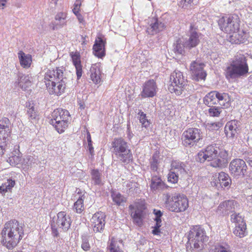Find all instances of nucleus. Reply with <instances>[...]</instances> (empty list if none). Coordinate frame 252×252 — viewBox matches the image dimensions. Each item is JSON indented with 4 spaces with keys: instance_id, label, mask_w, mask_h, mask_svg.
Listing matches in <instances>:
<instances>
[{
    "instance_id": "1",
    "label": "nucleus",
    "mask_w": 252,
    "mask_h": 252,
    "mask_svg": "<svg viewBox=\"0 0 252 252\" xmlns=\"http://www.w3.org/2000/svg\"><path fill=\"white\" fill-rule=\"evenodd\" d=\"M23 224L15 220L5 223L1 231V244L7 249L16 247L24 235Z\"/></svg>"
},
{
    "instance_id": "2",
    "label": "nucleus",
    "mask_w": 252,
    "mask_h": 252,
    "mask_svg": "<svg viewBox=\"0 0 252 252\" xmlns=\"http://www.w3.org/2000/svg\"><path fill=\"white\" fill-rule=\"evenodd\" d=\"M64 70L63 67H56L46 73L45 79L51 82V87L49 89L50 94L59 95L64 92L69 81L63 72Z\"/></svg>"
},
{
    "instance_id": "3",
    "label": "nucleus",
    "mask_w": 252,
    "mask_h": 252,
    "mask_svg": "<svg viewBox=\"0 0 252 252\" xmlns=\"http://www.w3.org/2000/svg\"><path fill=\"white\" fill-rule=\"evenodd\" d=\"M249 72L246 57L242 54H237L226 70L225 76L228 79H236L246 76Z\"/></svg>"
},
{
    "instance_id": "4",
    "label": "nucleus",
    "mask_w": 252,
    "mask_h": 252,
    "mask_svg": "<svg viewBox=\"0 0 252 252\" xmlns=\"http://www.w3.org/2000/svg\"><path fill=\"white\" fill-rule=\"evenodd\" d=\"M111 149L117 160L125 163L132 160L133 156L129 145L123 138H115L111 143Z\"/></svg>"
},
{
    "instance_id": "5",
    "label": "nucleus",
    "mask_w": 252,
    "mask_h": 252,
    "mask_svg": "<svg viewBox=\"0 0 252 252\" xmlns=\"http://www.w3.org/2000/svg\"><path fill=\"white\" fill-rule=\"evenodd\" d=\"M204 229L199 225L193 226L190 230L188 235L187 248L189 246L195 251L198 252L204 247V243L208 241Z\"/></svg>"
},
{
    "instance_id": "6",
    "label": "nucleus",
    "mask_w": 252,
    "mask_h": 252,
    "mask_svg": "<svg viewBox=\"0 0 252 252\" xmlns=\"http://www.w3.org/2000/svg\"><path fill=\"white\" fill-rule=\"evenodd\" d=\"M165 205L170 211L180 213L184 212L189 207V201L186 195L183 194L169 193L165 194Z\"/></svg>"
},
{
    "instance_id": "7",
    "label": "nucleus",
    "mask_w": 252,
    "mask_h": 252,
    "mask_svg": "<svg viewBox=\"0 0 252 252\" xmlns=\"http://www.w3.org/2000/svg\"><path fill=\"white\" fill-rule=\"evenodd\" d=\"M170 84L168 87L169 91L175 93L177 95H180L187 85V81L183 76L182 72L179 70H175L171 73L170 77Z\"/></svg>"
},
{
    "instance_id": "8",
    "label": "nucleus",
    "mask_w": 252,
    "mask_h": 252,
    "mask_svg": "<svg viewBox=\"0 0 252 252\" xmlns=\"http://www.w3.org/2000/svg\"><path fill=\"white\" fill-rule=\"evenodd\" d=\"M240 20L237 15L224 16L218 21V25L221 31L232 33L239 30Z\"/></svg>"
},
{
    "instance_id": "9",
    "label": "nucleus",
    "mask_w": 252,
    "mask_h": 252,
    "mask_svg": "<svg viewBox=\"0 0 252 252\" xmlns=\"http://www.w3.org/2000/svg\"><path fill=\"white\" fill-rule=\"evenodd\" d=\"M10 124L7 118H3L0 121V156L3 155L9 147Z\"/></svg>"
},
{
    "instance_id": "10",
    "label": "nucleus",
    "mask_w": 252,
    "mask_h": 252,
    "mask_svg": "<svg viewBox=\"0 0 252 252\" xmlns=\"http://www.w3.org/2000/svg\"><path fill=\"white\" fill-rule=\"evenodd\" d=\"M203 138V134L200 129L189 128L185 130L182 135V144L185 147H192Z\"/></svg>"
},
{
    "instance_id": "11",
    "label": "nucleus",
    "mask_w": 252,
    "mask_h": 252,
    "mask_svg": "<svg viewBox=\"0 0 252 252\" xmlns=\"http://www.w3.org/2000/svg\"><path fill=\"white\" fill-rule=\"evenodd\" d=\"M219 150V148L216 144H211L200 151L196 156L195 159L200 163H203L206 160L211 162L218 158Z\"/></svg>"
},
{
    "instance_id": "12",
    "label": "nucleus",
    "mask_w": 252,
    "mask_h": 252,
    "mask_svg": "<svg viewBox=\"0 0 252 252\" xmlns=\"http://www.w3.org/2000/svg\"><path fill=\"white\" fill-rule=\"evenodd\" d=\"M185 167V164L183 162H172L171 163V169L168 176V181L174 184L177 183L179 175L186 173Z\"/></svg>"
},
{
    "instance_id": "13",
    "label": "nucleus",
    "mask_w": 252,
    "mask_h": 252,
    "mask_svg": "<svg viewBox=\"0 0 252 252\" xmlns=\"http://www.w3.org/2000/svg\"><path fill=\"white\" fill-rule=\"evenodd\" d=\"M229 168L233 176H243L247 171V166L244 160L236 158L230 162Z\"/></svg>"
},
{
    "instance_id": "14",
    "label": "nucleus",
    "mask_w": 252,
    "mask_h": 252,
    "mask_svg": "<svg viewBox=\"0 0 252 252\" xmlns=\"http://www.w3.org/2000/svg\"><path fill=\"white\" fill-rule=\"evenodd\" d=\"M205 64L199 61H193L190 65V70L192 79L199 81L205 80L206 77V73L203 68Z\"/></svg>"
},
{
    "instance_id": "15",
    "label": "nucleus",
    "mask_w": 252,
    "mask_h": 252,
    "mask_svg": "<svg viewBox=\"0 0 252 252\" xmlns=\"http://www.w3.org/2000/svg\"><path fill=\"white\" fill-rule=\"evenodd\" d=\"M105 214L102 212H97L93 216L91 221L94 232H103L105 224Z\"/></svg>"
},
{
    "instance_id": "16",
    "label": "nucleus",
    "mask_w": 252,
    "mask_h": 252,
    "mask_svg": "<svg viewBox=\"0 0 252 252\" xmlns=\"http://www.w3.org/2000/svg\"><path fill=\"white\" fill-rule=\"evenodd\" d=\"M135 210L131 213L133 222L138 226L142 224L144 210L146 209L145 202L143 200H137L135 202Z\"/></svg>"
},
{
    "instance_id": "17",
    "label": "nucleus",
    "mask_w": 252,
    "mask_h": 252,
    "mask_svg": "<svg viewBox=\"0 0 252 252\" xmlns=\"http://www.w3.org/2000/svg\"><path fill=\"white\" fill-rule=\"evenodd\" d=\"M166 27V23L162 19L152 18L149 26L147 28L146 32L150 35H155L163 31Z\"/></svg>"
},
{
    "instance_id": "18",
    "label": "nucleus",
    "mask_w": 252,
    "mask_h": 252,
    "mask_svg": "<svg viewBox=\"0 0 252 252\" xmlns=\"http://www.w3.org/2000/svg\"><path fill=\"white\" fill-rule=\"evenodd\" d=\"M238 203L232 200L225 201L221 203L218 207L217 213L222 216H227L231 213L235 212Z\"/></svg>"
},
{
    "instance_id": "19",
    "label": "nucleus",
    "mask_w": 252,
    "mask_h": 252,
    "mask_svg": "<svg viewBox=\"0 0 252 252\" xmlns=\"http://www.w3.org/2000/svg\"><path fill=\"white\" fill-rule=\"evenodd\" d=\"M157 86L153 80L146 81L143 85L140 95L143 98L153 97L156 95Z\"/></svg>"
},
{
    "instance_id": "20",
    "label": "nucleus",
    "mask_w": 252,
    "mask_h": 252,
    "mask_svg": "<svg viewBox=\"0 0 252 252\" xmlns=\"http://www.w3.org/2000/svg\"><path fill=\"white\" fill-rule=\"evenodd\" d=\"M228 153L224 149L219 150V156L216 160L210 162V165L215 168H222L225 167L228 162Z\"/></svg>"
},
{
    "instance_id": "21",
    "label": "nucleus",
    "mask_w": 252,
    "mask_h": 252,
    "mask_svg": "<svg viewBox=\"0 0 252 252\" xmlns=\"http://www.w3.org/2000/svg\"><path fill=\"white\" fill-rule=\"evenodd\" d=\"M55 221V224L58 227L62 228L63 230H67L70 227L71 219L69 216H67L65 212L62 211L57 214V218H53L52 220Z\"/></svg>"
},
{
    "instance_id": "22",
    "label": "nucleus",
    "mask_w": 252,
    "mask_h": 252,
    "mask_svg": "<svg viewBox=\"0 0 252 252\" xmlns=\"http://www.w3.org/2000/svg\"><path fill=\"white\" fill-rule=\"evenodd\" d=\"M190 29L189 38L188 39L185 40V46L188 49L196 47L200 42L199 36L200 34L195 29H193L192 25H190Z\"/></svg>"
},
{
    "instance_id": "23",
    "label": "nucleus",
    "mask_w": 252,
    "mask_h": 252,
    "mask_svg": "<svg viewBox=\"0 0 252 252\" xmlns=\"http://www.w3.org/2000/svg\"><path fill=\"white\" fill-rule=\"evenodd\" d=\"M27 115L29 122L33 125L36 124L39 119L37 108L33 102L26 103Z\"/></svg>"
},
{
    "instance_id": "24",
    "label": "nucleus",
    "mask_w": 252,
    "mask_h": 252,
    "mask_svg": "<svg viewBox=\"0 0 252 252\" xmlns=\"http://www.w3.org/2000/svg\"><path fill=\"white\" fill-rule=\"evenodd\" d=\"M150 187L153 192H158L166 188V186L160 176L153 175L152 176Z\"/></svg>"
},
{
    "instance_id": "25",
    "label": "nucleus",
    "mask_w": 252,
    "mask_h": 252,
    "mask_svg": "<svg viewBox=\"0 0 252 252\" xmlns=\"http://www.w3.org/2000/svg\"><path fill=\"white\" fill-rule=\"evenodd\" d=\"M238 121L236 120L228 122L224 128V132L227 137L233 138L237 136L238 130Z\"/></svg>"
},
{
    "instance_id": "26",
    "label": "nucleus",
    "mask_w": 252,
    "mask_h": 252,
    "mask_svg": "<svg viewBox=\"0 0 252 252\" xmlns=\"http://www.w3.org/2000/svg\"><path fill=\"white\" fill-rule=\"evenodd\" d=\"M230 36V41L234 44L245 43L247 41L248 33L243 30H239L234 32Z\"/></svg>"
},
{
    "instance_id": "27",
    "label": "nucleus",
    "mask_w": 252,
    "mask_h": 252,
    "mask_svg": "<svg viewBox=\"0 0 252 252\" xmlns=\"http://www.w3.org/2000/svg\"><path fill=\"white\" fill-rule=\"evenodd\" d=\"M105 42L100 37H98L97 39L95 40L93 46L94 53L95 56L102 58L105 56Z\"/></svg>"
},
{
    "instance_id": "28",
    "label": "nucleus",
    "mask_w": 252,
    "mask_h": 252,
    "mask_svg": "<svg viewBox=\"0 0 252 252\" xmlns=\"http://www.w3.org/2000/svg\"><path fill=\"white\" fill-rule=\"evenodd\" d=\"M70 55L75 67L77 79H79L82 75V66L81 64L80 55L77 52H71Z\"/></svg>"
},
{
    "instance_id": "29",
    "label": "nucleus",
    "mask_w": 252,
    "mask_h": 252,
    "mask_svg": "<svg viewBox=\"0 0 252 252\" xmlns=\"http://www.w3.org/2000/svg\"><path fill=\"white\" fill-rule=\"evenodd\" d=\"M31 76L29 75L19 73L18 75V80L15 82L23 90H26L32 85L31 80Z\"/></svg>"
},
{
    "instance_id": "30",
    "label": "nucleus",
    "mask_w": 252,
    "mask_h": 252,
    "mask_svg": "<svg viewBox=\"0 0 252 252\" xmlns=\"http://www.w3.org/2000/svg\"><path fill=\"white\" fill-rule=\"evenodd\" d=\"M90 77L92 80L95 84L99 83L101 81V72L98 65L93 64L90 70Z\"/></svg>"
},
{
    "instance_id": "31",
    "label": "nucleus",
    "mask_w": 252,
    "mask_h": 252,
    "mask_svg": "<svg viewBox=\"0 0 252 252\" xmlns=\"http://www.w3.org/2000/svg\"><path fill=\"white\" fill-rule=\"evenodd\" d=\"M18 55L21 65L24 68L30 67L32 62V56L26 54L22 51L18 52Z\"/></svg>"
},
{
    "instance_id": "32",
    "label": "nucleus",
    "mask_w": 252,
    "mask_h": 252,
    "mask_svg": "<svg viewBox=\"0 0 252 252\" xmlns=\"http://www.w3.org/2000/svg\"><path fill=\"white\" fill-rule=\"evenodd\" d=\"M123 245L122 240L112 238L107 248L109 252H124L121 249Z\"/></svg>"
},
{
    "instance_id": "33",
    "label": "nucleus",
    "mask_w": 252,
    "mask_h": 252,
    "mask_svg": "<svg viewBox=\"0 0 252 252\" xmlns=\"http://www.w3.org/2000/svg\"><path fill=\"white\" fill-rule=\"evenodd\" d=\"M218 184L221 188L229 187L231 183V179L228 174L221 172L219 174Z\"/></svg>"
},
{
    "instance_id": "34",
    "label": "nucleus",
    "mask_w": 252,
    "mask_h": 252,
    "mask_svg": "<svg viewBox=\"0 0 252 252\" xmlns=\"http://www.w3.org/2000/svg\"><path fill=\"white\" fill-rule=\"evenodd\" d=\"M58 116L61 118L62 121L65 120V122H68V120L70 117L68 111L62 108L56 109L52 113V118H57Z\"/></svg>"
},
{
    "instance_id": "35",
    "label": "nucleus",
    "mask_w": 252,
    "mask_h": 252,
    "mask_svg": "<svg viewBox=\"0 0 252 252\" xmlns=\"http://www.w3.org/2000/svg\"><path fill=\"white\" fill-rule=\"evenodd\" d=\"M217 101L216 91L208 93L203 98L204 103L208 107L217 104Z\"/></svg>"
},
{
    "instance_id": "36",
    "label": "nucleus",
    "mask_w": 252,
    "mask_h": 252,
    "mask_svg": "<svg viewBox=\"0 0 252 252\" xmlns=\"http://www.w3.org/2000/svg\"><path fill=\"white\" fill-rule=\"evenodd\" d=\"M50 124L52 125L59 133H62L64 131L68 125V122H65V120L61 121H50Z\"/></svg>"
},
{
    "instance_id": "37",
    "label": "nucleus",
    "mask_w": 252,
    "mask_h": 252,
    "mask_svg": "<svg viewBox=\"0 0 252 252\" xmlns=\"http://www.w3.org/2000/svg\"><path fill=\"white\" fill-rule=\"evenodd\" d=\"M233 233L235 236L240 238L245 236L247 234L246 223L235 225V227L233 230Z\"/></svg>"
},
{
    "instance_id": "38",
    "label": "nucleus",
    "mask_w": 252,
    "mask_h": 252,
    "mask_svg": "<svg viewBox=\"0 0 252 252\" xmlns=\"http://www.w3.org/2000/svg\"><path fill=\"white\" fill-rule=\"evenodd\" d=\"M111 196L113 201L118 206L122 205L126 201V198L118 192L112 191Z\"/></svg>"
},
{
    "instance_id": "39",
    "label": "nucleus",
    "mask_w": 252,
    "mask_h": 252,
    "mask_svg": "<svg viewBox=\"0 0 252 252\" xmlns=\"http://www.w3.org/2000/svg\"><path fill=\"white\" fill-rule=\"evenodd\" d=\"M217 94V104L219 103L221 106H225V103L229 101L228 94L225 93H220L216 91Z\"/></svg>"
},
{
    "instance_id": "40",
    "label": "nucleus",
    "mask_w": 252,
    "mask_h": 252,
    "mask_svg": "<svg viewBox=\"0 0 252 252\" xmlns=\"http://www.w3.org/2000/svg\"><path fill=\"white\" fill-rule=\"evenodd\" d=\"M231 221L235 223V225L246 223L244 218L240 213H234L231 215Z\"/></svg>"
},
{
    "instance_id": "41",
    "label": "nucleus",
    "mask_w": 252,
    "mask_h": 252,
    "mask_svg": "<svg viewBox=\"0 0 252 252\" xmlns=\"http://www.w3.org/2000/svg\"><path fill=\"white\" fill-rule=\"evenodd\" d=\"M208 110V114L210 117H219L223 111L221 107L211 106Z\"/></svg>"
},
{
    "instance_id": "42",
    "label": "nucleus",
    "mask_w": 252,
    "mask_h": 252,
    "mask_svg": "<svg viewBox=\"0 0 252 252\" xmlns=\"http://www.w3.org/2000/svg\"><path fill=\"white\" fill-rule=\"evenodd\" d=\"M138 115H139V120L142 126L145 128L148 127L151 124V122L147 119L146 114L142 111V110H139Z\"/></svg>"
},
{
    "instance_id": "43",
    "label": "nucleus",
    "mask_w": 252,
    "mask_h": 252,
    "mask_svg": "<svg viewBox=\"0 0 252 252\" xmlns=\"http://www.w3.org/2000/svg\"><path fill=\"white\" fill-rule=\"evenodd\" d=\"M185 48H186V46H185V41L182 42L180 39L177 40L174 47L175 52L183 55L185 52Z\"/></svg>"
},
{
    "instance_id": "44",
    "label": "nucleus",
    "mask_w": 252,
    "mask_h": 252,
    "mask_svg": "<svg viewBox=\"0 0 252 252\" xmlns=\"http://www.w3.org/2000/svg\"><path fill=\"white\" fill-rule=\"evenodd\" d=\"M83 197V196L79 197L74 204L73 210L77 213H81L84 209V199Z\"/></svg>"
},
{
    "instance_id": "45",
    "label": "nucleus",
    "mask_w": 252,
    "mask_h": 252,
    "mask_svg": "<svg viewBox=\"0 0 252 252\" xmlns=\"http://www.w3.org/2000/svg\"><path fill=\"white\" fill-rule=\"evenodd\" d=\"M91 176L94 185H99L101 184V173L97 169H93L92 170Z\"/></svg>"
},
{
    "instance_id": "46",
    "label": "nucleus",
    "mask_w": 252,
    "mask_h": 252,
    "mask_svg": "<svg viewBox=\"0 0 252 252\" xmlns=\"http://www.w3.org/2000/svg\"><path fill=\"white\" fill-rule=\"evenodd\" d=\"M210 252H231L227 245H216L210 250Z\"/></svg>"
},
{
    "instance_id": "47",
    "label": "nucleus",
    "mask_w": 252,
    "mask_h": 252,
    "mask_svg": "<svg viewBox=\"0 0 252 252\" xmlns=\"http://www.w3.org/2000/svg\"><path fill=\"white\" fill-rule=\"evenodd\" d=\"M66 18V13L65 12H59L55 16V20L60 22V26L62 27L66 25V22L64 21Z\"/></svg>"
},
{
    "instance_id": "48",
    "label": "nucleus",
    "mask_w": 252,
    "mask_h": 252,
    "mask_svg": "<svg viewBox=\"0 0 252 252\" xmlns=\"http://www.w3.org/2000/svg\"><path fill=\"white\" fill-rule=\"evenodd\" d=\"M159 162L158 159V156L156 155H154L152 156V159L150 161V168L153 171H157L158 169V165Z\"/></svg>"
},
{
    "instance_id": "49",
    "label": "nucleus",
    "mask_w": 252,
    "mask_h": 252,
    "mask_svg": "<svg viewBox=\"0 0 252 252\" xmlns=\"http://www.w3.org/2000/svg\"><path fill=\"white\" fill-rule=\"evenodd\" d=\"M34 160L35 159L33 157L28 156L24 159L23 163L29 168L32 167L34 164Z\"/></svg>"
},
{
    "instance_id": "50",
    "label": "nucleus",
    "mask_w": 252,
    "mask_h": 252,
    "mask_svg": "<svg viewBox=\"0 0 252 252\" xmlns=\"http://www.w3.org/2000/svg\"><path fill=\"white\" fill-rule=\"evenodd\" d=\"M21 160V158L19 156H12L8 159V161L10 165L15 166L19 164Z\"/></svg>"
},
{
    "instance_id": "51",
    "label": "nucleus",
    "mask_w": 252,
    "mask_h": 252,
    "mask_svg": "<svg viewBox=\"0 0 252 252\" xmlns=\"http://www.w3.org/2000/svg\"><path fill=\"white\" fill-rule=\"evenodd\" d=\"M222 123L221 122L212 123L208 124L207 127L209 129L211 130H218L220 127L222 126Z\"/></svg>"
},
{
    "instance_id": "52",
    "label": "nucleus",
    "mask_w": 252,
    "mask_h": 252,
    "mask_svg": "<svg viewBox=\"0 0 252 252\" xmlns=\"http://www.w3.org/2000/svg\"><path fill=\"white\" fill-rule=\"evenodd\" d=\"M81 247L85 251H88L90 249L91 246L88 238L86 237L83 238Z\"/></svg>"
},
{
    "instance_id": "53",
    "label": "nucleus",
    "mask_w": 252,
    "mask_h": 252,
    "mask_svg": "<svg viewBox=\"0 0 252 252\" xmlns=\"http://www.w3.org/2000/svg\"><path fill=\"white\" fill-rule=\"evenodd\" d=\"M15 184V181L12 180V179H8L7 180V182L3 184L2 185L4 186V188L6 189V191H9L13 188Z\"/></svg>"
},
{
    "instance_id": "54",
    "label": "nucleus",
    "mask_w": 252,
    "mask_h": 252,
    "mask_svg": "<svg viewBox=\"0 0 252 252\" xmlns=\"http://www.w3.org/2000/svg\"><path fill=\"white\" fill-rule=\"evenodd\" d=\"M51 225L53 235L55 237H57L59 234L57 230V227L58 226L55 224V221L54 220L52 221Z\"/></svg>"
},
{
    "instance_id": "55",
    "label": "nucleus",
    "mask_w": 252,
    "mask_h": 252,
    "mask_svg": "<svg viewBox=\"0 0 252 252\" xmlns=\"http://www.w3.org/2000/svg\"><path fill=\"white\" fill-rule=\"evenodd\" d=\"M153 213L155 214L156 218L155 219H161V217L162 216V213L161 212L160 210H156L154 209L153 210Z\"/></svg>"
},
{
    "instance_id": "56",
    "label": "nucleus",
    "mask_w": 252,
    "mask_h": 252,
    "mask_svg": "<svg viewBox=\"0 0 252 252\" xmlns=\"http://www.w3.org/2000/svg\"><path fill=\"white\" fill-rule=\"evenodd\" d=\"M152 233L154 235H160V229L159 228H157L156 227H154V229L152 230Z\"/></svg>"
},
{
    "instance_id": "57",
    "label": "nucleus",
    "mask_w": 252,
    "mask_h": 252,
    "mask_svg": "<svg viewBox=\"0 0 252 252\" xmlns=\"http://www.w3.org/2000/svg\"><path fill=\"white\" fill-rule=\"evenodd\" d=\"M79 5H78V4H76L73 9V12L76 16L80 13L79 12Z\"/></svg>"
},
{
    "instance_id": "58",
    "label": "nucleus",
    "mask_w": 252,
    "mask_h": 252,
    "mask_svg": "<svg viewBox=\"0 0 252 252\" xmlns=\"http://www.w3.org/2000/svg\"><path fill=\"white\" fill-rule=\"evenodd\" d=\"M155 220L156 221V224L154 227H157V228H160V227L161 226V219H155Z\"/></svg>"
},
{
    "instance_id": "59",
    "label": "nucleus",
    "mask_w": 252,
    "mask_h": 252,
    "mask_svg": "<svg viewBox=\"0 0 252 252\" xmlns=\"http://www.w3.org/2000/svg\"><path fill=\"white\" fill-rule=\"evenodd\" d=\"M185 0H181L179 3L180 6L184 8H187L188 7V4L187 3H184Z\"/></svg>"
},
{
    "instance_id": "60",
    "label": "nucleus",
    "mask_w": 252,
    "mask_h": 252,
    "mask_svg": "<svg viewBox=\"0 0 252 252\" xmlns=\"http://www.w3.org/2000/svg\"><path fill=\"white\" fill-rule=\"evenodd\" d=\"M77 19L80 23H83L84 21V18L82 15L79 13L77 15H76Z\"/></svg>"
},
{
    "instance_id": "61",
    "label": "nucleus",
    "mask_w": 252,
    "mask_h": 252,
    "mask_svg": "<svg viewBox=\"0 0 252 252\" xmlns=\"http://www.w3.org/2000/svg\"><path fill=\"white\" fill-rule=\"evenodd\" d=\"M88 148L90 151V153L91 154H92L94 152V148L92 145V143L90 144V143L88 144Z\"/></svg>"
},
{
    "instance_id": "62",
    "label": "nucleus",
    "mask_w": 252,
    "mask_h": 252,
    "mask_svg": "<svg viewBox=\"0 0 252 252\" xmlns=\"http://www.w3.org/2000/svg\"><path fill=\"white\" fill-rule=\"evenodd\" d=\"M5 192H7L6 189L4 188V186L2 185L1 186H0V193H4Z\"/></svg>"
},
{
    "instance_id": "63",
    "label": "nucleus",
    "mask_w": 252,
    "mask_h": 252,
    "mask_svg": "<svg viewBox=\"0 0 252 252\" xmlns=\"http://www.w3.org/2000/svg\"><path fill=\"white\" fill-rule=\"evenodd\" d=\"M6 1L7 0H0V7H2V8L3 9Z\"/></svg>"
},
{
    "instance_id": "64",
    "label": "nucleus",
    "mask_w": 252,
    "mask_h": 252,
    "mask_svg": "<svg viewBox=\"0 0 252 252\" xmlns=\"http://www.w3.org/2000/svg\"><path fill=\"white\" fill-rule=\"evenodd\" d=\"M87 139L88 144L90 143V144L91 143H92V140H91V135H90V133H88L87 134Z\"/></svg>"
}]
</instances>
